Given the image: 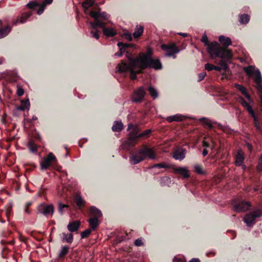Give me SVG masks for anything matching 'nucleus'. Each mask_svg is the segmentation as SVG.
<instances>
[{
  "instance_id": "nucleus-19",
  "label": "nucleus",
  "mask_w": 262,
  "mask_h": 262,
  "mask_svg": "<svg viewBox=\"0 0 262 262\" xmlns=\"http://www.w3.org/2000/svg\"><path fill=\"white\" fill-rule=\"evenodd\" d=\"M81 225V222L78 220H76L73 222H69L67 226L68 230L71 232H76L78 230Z\"/></svg>"
},
{
  "instance_id": "nucleus-30",
  "label": "nucleus",
  "mask_w": 262,
  "mask_h": 262,
  "mask_svg": "<svg viewBox=\"0 0 262 262\" xmlns=\"http://www.w3.org/2000/svg\"><path fill=\"white\" fill-rule=\"evenodd\" d=\"M144 30V27L142 26L139 27L137 26L134 32L133 33V36L135 38H139L142 34Z\"/></svg>"
},
{
  "instance_id": "nucleus-25",
  "label": "nucleus",
  "mask_w": 262,
  "mask_h": 262,
  "mask_svg": "<svg viewBox=\"0 0 262 262\" xmlns=\"http://www.w3.org/2000/svg\"><path fill=\"white\" fill-rule=\"evenodd\" d=\"M235 87L237 90L241 92V93L244 95V96L247 98L248 100L250 99V96L248 93L247 89L243 86L242 85L239 84H235Z\"/></svg>"
},
{
  "instance_id": "nucleus-50",
  "label": "nucleus",
  "mask_w": 262,
  "mask_h": 262,
  "mask_svg": "<svg viewBox=\"0 0 262 262\" xmlns=\"http://www.w3.org/2000/svg\"><path fill=\"white\" fill-rule=\"evenodd\" d=\"M206 76V73L205 72H202L198 75L199 79L198 81L200 82L202 81L205 77Z\"/></svg>"
},
{
  "instance_id": "nucleus-17",
  "label": "nucleus",
  "mask_w": 262,
  "mask_h": 262,
  "mask_svg": "<svg viewBox=\"0 0 262 262\" xmlns=\"http://www.w3.org/2000/svg\"><path fill=\"white\" fill-rule=\"evenodd\" d=\"M187 150L183 148H178L173 152V158L177 160L181 161L185 158Z\"/></svg>"
},
{
  "instance_id": "nucleus-5",
  "label": "nucleus",
  "mask_w": 262,
  "mask_h": 262,
  "mask_svg": "<svg viewBox=\"0 0 262 262\" xmlns=\"http://www.w3.org/2000/svg\"><path fill=\"white\" fill-rule=\"evenodd\" d=\"M244 71L249 77H253L262 106V77L259 69H255L254 66H248L244 68Z\"/></svg>"
},
{
  "instance_id": "nucleus-34",
  "label": "nucleus",
  "mask_w": 262,
  "mask_h": 262,
  "mask_svg": "<svg viewBox=\"0 0 262 262\" xmlns=\"http://www.w3.org/2000/svg\"><path fill=\"white\" fill-rule=\"evenodd\" d=\"M232 55L231 56V57H230L229 58H222V60L220 62V67L222 68V69H223L225 71V72L229 71V68L227 65V62L225 61H224L223 59H230V58H232ZM220 58H221V57H220Z\"/></svg>"
},
{
  "instance_id": "nucleus-47",
  "label": "nucleus",
  "mask_w": 262,
  "mask_h": 262,
  "mask_svg": "<svg viewBox=\"0 0 262 262\" xmlns=\"http://www.w3.org/2000/svg\"><path fill=\"white\" fill-rule=\"evenodd\" d=\"M12 207V205L11 204H8L6 210L5 211V214L6 216H7V217H8V216L10 215L11 210Z\"/></svg>"
},
{
  "instance_id": "nucleus-1",
  "label": "nucleus",
  "mask_w": 262,
  "mask_h": 262,
  "mask_svg": "<svg viewBox=\"0 0 262 262\" xmlns=\"http://www.w3.org/2000/svg\"><path fill=\"white\" fill-rule=\"evenodd\" d=\"M152 50L148 48L145 53H141L137 58H134L132 55L127 56L128 61L122 60L117 66L118 71L120 73H124L130 70L131 68H137V66L141 64L149 59L152 58Z\"/></svg>"
},
{
  "instance_id": "nucleus-56",
  "label": "nucleus",
  "mask_w": 262,
  "mask_h": 262,
  "mask_svg": "<svg viewBox=\"0 0 262 262\" xmlns=\"http://www.w3.org/2000/svg\"><path fill=\"white\" fill-rule=\"evenodd\" d=\"M246 145H247V148H248V150H249L250 152H251V151H252V149H253V147H252V145H251V144H250L249 143H247L246 144Z\"/></svg>"
},
{
  "instance_id": "nucleus-2",
  "label": "nucleus",
  "mask_w": 262,
  "mask_h": 262,
  "mask_svg": "<svg viewBox=\"0 0 262 262\" xmlns=\"http://www.w3.org/2000/svg\"><path fill=\"white\" fill-rule=\"evenodd\" d=\"M201 41L207 46V51L212 58L221 57L222 58H229L232 56L230 50H226L222 48L219 43L213 41L209 43L206 35L203 36Z\"/></svg>"
},
{
  "instance_id": "nucleus-20",
  "label": "nucleus",
  "mask_w": 262,
  "mask_h": 262,
  "mask_svg": "<svg viewBox=\"0 0 262 262\" xmlns=\"http://www.w3.org/2000/svg\"><path fill=\"white\" fill-rule=\"evenodd\" d=\"M74 201L79 209H81L84 207L85 201L82 198L81 196L76 194L74 198Z\"/></svg>"
},
{
  "instance_id": "nucleus-21",
  "label": "nucleus",
  "mask_w": 262,
  "mask_h": 262,
  "mask_svg": "<svg viewBox=\"0 0 262 262\" xmlns=\"http://www.w3.org/2000/svg\"><path fill=\"white\" fill-rule=\"evenodd\" d=\"M219 40L220 43L224 47V48H222L226 50H229L228 49H227V48L229 45H231V39L228 37H225L222 35L219 37Z\"/></svg>"
},
{
  "instance_id": "nucleus-41",
  "label": "nucleus",
  "mask_w": 262,
  "mask_h": 262,
  "mask_svg": "<svg viewBox=\"0 0 262 262\" xmlns=\"http://www.w3.org/2000/svg\"><path fill=\"white\" fill-rule=\"evenodd\" d=\"M28 147L33 153H35L37 151V146L32 141L29 143Z\"/></svg>"
},
{
  "instance_id": "nucleus-33",
  "label": "nucleus",
  "mask_w": 262,
  "mask_h": 262,
  "mask_svg": "<svg viewBox=\"0 0 262 262\" xmlns=\"http://www.w3.org/2000/svg\"><path fill=\"white\" fill-rule=\"evenodd\" d=\"M69 247L68 246H62L60 252L58 254L59 258H63L68 253Z\"/></svg>"
},
{
  "instance_id": "nucleus-15",
  "label": "nucleus",
  "mask_w": 262,
  "mask_h": 262,
  "mask_svg": "<svg viewBox=\"0 0 262 262\" xmlns=\"http://www.w3.org/2000/svg\"><path fill=\"white\" fill-rule=\"evenodd\" d=\"M38 212L43 214L44 215H52L54 212L53 206L51 205L40 204L37 207Z\"/></svg>"
},
{
  "instance_id": "nucleus-62",
  "label": "nucleus",
  "mask_w": 262,
  "mask_h": 262,
  "mask_svg": "<svg viewBox=\"0 0 262 262\" xmlns=\"http://www.w3.org/2000/svg\"><path fill=\"white\" fill-rule=\"evenodd\" d=\"M189 262H200L199 258H192Z\"/></svg>"
},
{
  "instance_id": "nucleus-13",
  "label": "nucleus",
  "mask_w": 262,
  "mask_h": 262,
  "mask_svg": "<svg viewBox=\"0 0 262 262\" xmlns=\"http://www.w3.org/2000/svg\"><path fill=\"white\" fill-rule=\"evenodd\" d=\"M145 95V91L142 87H139L135 90L132 95V99L134 102L140 103L143 101Z\"/></svg>"
},
{
  "instance_id": "nucleus-23",
  "label": "nucleus",
  "mask_w": 262,
  "mask_h": 262,
  "mask_svg": "<svg viewBox=\"0 0 262 262\" xmlns=\"http://www.w3.org/2000/svg\"><path fill=\"white\" fill-rule=\"evenodd\" d=\"M60 237L62 242H66L68 243L71 244L73 241V234L71 233L63 232L60 234Z\"/></svg>"
},
{
  "instance_id": "nucleus-49",
  "label": "nucleus",
  "mask_w": 262,
  "mask_h": 262,
  "mask_svg": "<svg viewBox=\"0 0 262 262\" xmlns=\"http://www.w3.org/2000/svg\"><path fill=\"white\" fill-rule=\"evenodd\" d=\"M214 65L210 63H207L205 65V69L208 71H210L213 70Z\"/></svg>"
},
{
  "instance_id": "nucleus-39",
  "label": "nucleus",
  "mask_w": 262,
  "mask_h": 262,
  "mask_svg": "<svg viewBox=\"0 0 262 262\" xmlns=\"http://www.w3.org/2000/svg\"><path fill=\"white\" fill-rule=\"evenodd\" d=\"M240 18V23L242 24H247L250 20V17L248 14H242L239 16Z\"/></svg>"
},
{
  "instance_id": "nucleus-24",
  "label": "nucleus",
  "mask_w": 262,
  "mask_h": 262,
  "mask_svg": "<svg viewBox=\"0 0 262 262\" xmlns=\"http://www.w3.org/2000/svg\"><path fill=\"white\" fill-rule=\"evenodd\" d=\"M30 107V101L29 99H26L25 100H20V105L19 106L17 105V111H25V110H29Z\"/></svg>"
},
{
  "instance_id": "nucleus-28",
  "label": "nucleus",
  "mask_w": 262,
  "mask_h": 262,
  "mask_svg": "<svg viewBox=\"0 0 262 262\" xmlns=\"http://www.w3.org/2000/svg\"><path fill=\"white\" fill-rule=\"evenodd\" d=\"M123 127V125L121 122L116 121L114 122L112 129L114 132H119L122 130Z\"/></svg>"
},
{
  "instance_id": "nucleus-35",
  "label": "nucleus",
  "mask_w": 262,
  "mask_h": 262,
  "mask_svg": "<svg viewBox=\"0 0 262 262\" xmlns=\"http://www.w3.org/2000/svg\"><path fill=\"white\" fill-rule=\"evenodd\" d=\"M200 121L202 122L203 124L207 125L210 130L213 128V126L207 118L202 117L200 119Z\"/></svg>"
},
{
  "instance_id": "nucleus-37",
  "label": "nucleus",
  "mask_w": 262,
  "mask_h": 262,
  "mask_svg": "<svg viewBox=\"0 0 262 262\" xmlns=\"http://www.w3.org/2000/svg\"><path fill=\"white\" fill-rule=\"evenodd\" d=\"M148 91L149 92L150 96L153 98V99H156L158 97V94L156 90L151 86H150L147 89Z\"/></svg>"
},
{
  "instance_id": "nucleus-6",
  "label": "nucleus",
  "mask_w": 262,
  "mask_h": 262,
  "mask_svg": "<svg viewBox=\"0 0 262 262\" xmlns=\"http://www.w3.org/2000/svg\"><path fill=\"white\" fill-rule=\"evenodd\" d=\"M89 15L94 19V21L90 22L91 26V32L92 37L98 39L99 38V33L100 31L98 30V28H99L98 25H94L97 20H99V18L102 19L103 20H108L110 15L105 12H100L98 11H90L89 13Z\"/></svg>"
},
{
  "instance_id": "nucleus-59",
  "label": "nucleus",
  "mask_w": 262,
  "mask_h": 262,
  "mask_svg": "<svg viewBox=\"0 0 262 262\" xmlns=\"http://www.w3.org/2000/svg\"><path fill=\"white\" fill-rule=\"evenodd\" d=\"M213 70L217 71H221L222 69V68L220 66H216L214 65Z\"/></svg>"
},
{
  "instance_id": "nucleus-26",
  "label": "nucleus",
  "mask_w": 262,
  "mask_h": 262,
  "mask_svg": "<svg viewBox=\"0 0 262 262\" xmlns=\"http://www.w3.org/2000/svg\"><path fill=\"white\" fill-rule=\"evenodd\" d=\"M90 226L93 230H95L99 225V221L97 217H91L88 220Z\"/></svg>"
},
{
  "instance_id": "nucleus-38",
  "label": "nucleus",
  "mask_w": 262,
  "mask_h": 262,
  "mask_svg": "<svg viewBox=\"0 0 262 262\" xmlns=\"http://www.w3.org/2000/svg\"><path fill=\"white\" fill-rule=\"evenodd\" d=\"M31 12H26V13H23L21 15V17L20 20H19L20 23L21 24L24 23L26 21V20L31 16ZM18 21H19V19H18V17H17V23H18Z\"/></svg>"
},
{
  "instance_id": "nucleus-57",
  "label": "nucleus",
  "mask_w": 262,
  "mask_h": 262,
  "mask_svg": "<svg viewBox=\"0 0 262 262\" xmlns=\"http://www.w3.org/2000/svg\"><path fill=\"white\" fill-rule=\"evenodd\" d=\"M173 262H186V261L181 258H174L173 259Z\"/></svg>"
},
{
  "instance_id": "nucleus-22",
  "label": "nucleus",
  "mask_w": 262,
  "mask_h": 262,
  "mask_svg": "<svg viewBox=\"0 0 262 262\" xmlns=\"http://www.w3.org/2000/svg\"><path fill=\"white\" fill-rule=\"evenodd\" d=\"M89 213L90 215L93 216V217H97V219L100 218L102 215L101 211L95 206L90 207Z\"/></svg>"
},
{
  "instance_id": "nucleus-3",
  "label": "nucleus",
  "mask_w": 262,
  "mask_h": 262,
  "mask_svg": "<svg viewBox=\"0 0 262 262\" xmlns=\"http://www.w3.org/2000/svg\"><path fill=\"white\" fill-rule=\"evenodd\" d=\"M147 158L155 159L156 154L152 148H150L147 145L143 144L135 153L132 154L129 156V161L132 164L136 165L144 161Z\"/></svg>"
},
{
  "instance_id": "nucleus-61",
  "label": "nucleus",
  "mask_w": 262,
  "mask_h": 262,
  "mask_svg": "<svg viewBox=\"0 0 262 262\" xmlns=\"http://www.w3.org/2000/svg\"><path fill=\"white\" fill-rule=\"evenodd\" d=\"M125 36H126V38L127 39H128L129 40H132V37L131 35L129 34V33L126 34Z\"/></svg>"
},
{
  "instance_id": "nucleus-63",
  "label": "nucleus",
  "mask_w": 262,
  "mask_h": 262,
  "mask_svg": "<svg viewBox=\"0 0 262 262\" xmlns=\"http://www.w3.org/2000/svg\"><path fill=\"white\" fill-rule=\"evenodd\" d=\"M178 34L183 36V37H186L188 36V34L185 33H179Z\"/></svg>"
},
{
  "instance_id": "nucleus-45",
  "label": "nucleus",
  "mask_w": 262,
  "mask_h": 262,
  "mask_svg": "<svg viewBox=\"0 0 262 262\" xmlns=\"http://www.w3.org/2000/svg\"><path fill=\"white\" fill-rule=\"evenodd\" d=\"M91 229H86L83 232L81 233V238H85L88 237L91 234Z\"/></svg>"
},
{
  "instance_id": "nucleus-46",
  "label": "nucleus",
  "mask_w": 262,
  "mask_h": 262,
  "mask_svg": "<svg viewBox=\"0 0 262 262\" xmlns=\"http://www.w3.org/2000/svg\"><path fill=\"white\" fill-rule=\"evenodd\" d=\"M153 167L158 168H169V166L165 163H158V164H156L154 165Z\"/></svg>"
},
{
  "instance_id": "nucleus-48",
  "label": "nucleus",
  "mask_w": 262,
  "mask_h": 262,
  "mask_svg": "<svg viewBox=\"0 0 262 262\" xmlns=\"http://www.w3.org/2000/svg\"><path fill=\"white\" fill-rule=\"evenodd\" d=\"M241 103L242 105L246 108L247 110L249 107H251V106L249 105V104L243 98L241 97Z\"/></svg>"
},
{
  "instance_id": "nucleus-4",
  "label": "nucleus",
  "mask_w": 262,
  "mask_h": 262,
  "mask_svg": "<svg viewBox=\"0 0 262 262\" xmlns=\"http://www.w3.org/2000/svg\"><path fill=\"white\" fill-rule=\"evenodd\" d=\"M162 64L160 59L154 58L143 62L137 66V68H131L128 71L130 72V77L132 80L137 78V74H142L143 71L147 69H153L155 70H161Z\"/></svg>"
},
{
  "instance_id": "nucleus-29",
  "label": "nucleus",
  "mask_w": 262,
  "mask_h": 262,
  "mask_svg": "<svg viewBox=\"0 0 262 262\" xmlns=\"http://www.w3.org/2000/svg\"><path fill=\"white\" fill-rule=\"evenodd\" d=\"M166 120L169 122L173 121H181L183 120V116L179 114H177L173 116H170L166 118Z\"/></svg>"
},
{
  "instance_id": "nucleus-55",
  "label": "nucleus",
  "mask_w": 262,
  "mask_h": 262,
  "mask_svg": "<svg viewBox=\"0 0 262 262\" xmlns=\"http://www.w3.org/2000/svg\"><path fill=\"white\" fill-rule=\"evenodd\" d=\"M135 127H138V126H135L132 123H130L128 125V127H127V130H130L131 129H133V130H134V128Z\"/></svg>"
},
{
  "instance_id": "nucleus-53",
  "label": "nucleus",
  "mask_w": 262,
  "mask_h": 262,
  "mask_svg": "<svg viewBox=\"0 0 262 262\" xmlns=\"http://www.w3.org/2000/svg\"><path fill=\"white\" fill-rule=\"evenodd\" d=\"M24 94V90L17 86V96H21Z\"/></svg>"
},
{
  "instance_id": "nucleus-42",
  "label": "nucleus",
  "mask_w": 262,
  "mask_h": 262,
  "mask_svg": "<svg viewBox=\"0 0 262 262\" xmlns=\"http://www.w3.org/2000/svg\"><path fill=\"white\" fill-rule=\"evenodd\" d=\"M51 164V163L49 161V160L45 159L41 163V168L42 169H46L49 168Z\"/></svg>"
},
{
  "instance_id": "nucleus-44",
  "label": "nucleus",
  "mask_w": 262,
  "mask_h": 262,
  "mask_svg": "<svg viewBox=\"0 0 262 262\" xmlns=\"http://www.w3.org/2000/svg\"><path fill=\"white\" fill-rule=\"evenodd\" d=\"M47 160H49V161L51 163V162H55L57 160L56 158V157L54 156V155L50 152L48 154L47 158L46 159Z\"/></svg>"
},
{
  "instance_id": "nucleus-58",
  "label": "nucleus",
  "mask_w": 262,
  "mask_h": 262,
  "mask_svg": "<svg viewBox=\"0 0 262 262\" xmlns=\"http://www.w3.org/2000/svg\"><path fill=\"white\" fill-rule=\"evenodd\" d=\"M203 146L205 147L208 148V147H210V144L208 142L203 141Z\"/></svg>"
},
{
  "instance_id": "nucleus-32",
  "label": "nucleus",
  "mask_w": 262,
  "mask_h": 262,
  "mask_svg": "<svg viewBox=\"0 0 262 262\" xmlns=\"http://www.w3.org/2000/svg\"><path fill=\"white\" fill-rule=\"evenodd\" d=\"M11 30V27L9 26H7L4 28L0 29V38H3L7 36Z\"/></svg>"
},
{
  "instance_id": "nucleus-11",
  "label": "nucleus",
  "mask_w": 262,
  "mask_h": 262,
  "mask_svg": "<svg viewBox=\"0 0 262 262\" xmlns=\"http://www.w3.org/2000/svg\"><path fill=\"white\" fill-rule=\"evenodd\" d=\"M139 130L138 127H135L134 130L129 133V136L125 142L128 147H133L135 146L140 138L139 137Z\"/></svg>"
},
{
  "instance_id": "nucleus-9",
  "label": "nucleus",
  "mask_w": 262,
  "mask_h": 262,
  "mask_svg": "<svg viewBox=\"0 0 262 262\" xmlns=\"http://www.w3.org/2000/svg\"><path fill=\"white\" fill-rule=\"evenodd\" d=\"M106 20H103L102 19L99 18V20H97L96 23L94 25H98L99 28H102L104 35L106 37H114L117 34V31L113 28L106 27V23L105 21Z\"/></svg>"
},
{
  "instance_id": "nucleus-7",
  "label": "nucleus",
  "mask_w": 262,
  "mask_h": 262,
  "mask_svg": "<svg viewBox=\"0 0 262 262\" xmlns=\"http://www.w3.org/2000/svg\"><path fill=\"white\" fill-rule=\"evenodd\" d=\"M262 216V210L260 209H256L245 215L244 217V222L246 223L249 227H252L255 223L257 218Z\"/></svg>"
},
{
  "instance_id": "nucleus-14",
  "label": "nucleus",
  "mask_w": 262,
  "mask_h": 262,
  "mask_svg": "<svg viewBox=\"0 0 262 262\" xmlns=\"http://www.w3.org/2000/svg\"><path fill=\"white\" fill-rule=\"evenodd\" d=\"M172 170L174 174L180 175L183 179L190 178V172L187 167H173Z\"/></svg>"
},
{
  "instance_id": "nucleus-18",
  "label": "nucleus",
  "mask_w": 262,
  "mask_h": 262,
  "mask_svg": "<svg viewBox=\"0 0 262 262\" xmlns=\"http://www.w3.org/2000/svg\"><path fill=\"white\" fill-rule=\"evenodd\" d=\"M234 163L236 166H240L241 165H242V164L245 159L244 152L241 149L237 150L234 157Z\"/></svg>"
},
{
  "instance_id": "nucleus-64",
  "label": "nucleus",
  "mask_w": 262,
  "mask_h": 262,
  "mask_svg": "<svg viewBox=\"0 0 262 262\" xmlns=\"http://www.w3.org/2000/svg\"><path fill=\"white\" fill-rule=\"evenodd\" d=\"M25 213H27V214H30V211L29 210V207H25Z\"/></svg>"
},
{
  "instance_id": "nucleus-40",
  "label": "nucleus",
  "mask_w": 262,
  "mask_h": 262,
  "mask_svg": "<svg viewBox=\"0 0 262 262\" xmlns=\"http://www.w3.org/2000/svg\"><path fill=\"white\" fill-rule=\"evenodd\" d=\"M152 132V130L151 129H147V130L143 132L142 133L139 134V137H140V138H148Z\"/></svg>"
},
{
  "instance_id": "nucleus-51",
  "label": "nucleus",
  "mask_w": 262,
  "mask_h": 262,
  "mask_svg": "<svg viewBox=\"0 0 262 262\" xmlns=\"http://www.w3.org/2000/svg\"><path fill=\"white\" fill-rule=\"evenodd\" d=\"M247 111L248 112L249 114L250 115L251 117H252V118H254V117L256 116V115L255 113V112L254 111V110L252 109V108L251 107H249L248 109L247 110Z\"/></svg>"
},
{
  "instance_id": "nucleus-36",
  "label": "nucleus",
  "mask_w": 262,
  "mask_h": 262,
  "mask_svg": "<svg viewBox=\"0 0 262 262\" xmlns=\"http://www.w3.org/2000/svg\"><path fill=\"white\" fill-rule=\"evenodd\" d=\"M94 4V2L93 0H85L82 3V6L83 8L85 9V13H87L86 11H88V8L91 6H92Z\"/></svg>"
},
{
  "instance_id": "nucleus-52",
  "label": "nucleus",
  "mask_w": 262,
  "mask_h": 262,
  "mask_svg": "<svg viewBox=\"0 0 262 262\" xmlns=\"http://www.w3.org/2000/svg\"><path fill=\"white\" fill-rule=\"evenodd\" d=\"M134 243L136 246H141L143 245V243L142 242V239L140 238H138L135 240Z\"/></svg>"
},
{
  "instance_id": "nucleus-12",
  "label": "nucleus",
  "mask_w": 262,
  "mask_h": 262,
  "mask_svg": "<svg viewBox=\"0 0 262 262\" xmlns=\"http://www.w3.org/2000/svg\"><path fill=\"white\" fill-rule=\"evenodd\" d=\"M161 49L166 52L165 55L168 57L173 56L175 58L174 54L179 52L180 50L174 43L171 45L162 44Z\"/></svg>"
},
{
  "instance_id": "nucleus-54",
  "label": "nucleus",
  "mask_w": 262,
  "mask_h": 262,
  "mask_svg": "<svg viewBox=\"0 0 262 262\" xmlns=\"http://www.w3.org/2000/svg\"><path fill=\"white\" fill-rule=\"evenodd\" d=\"M256 170L259 172L262 171V163H261L258 162V164L256 166Z\"/></svg>"
},
{
  "instance_id": "nucleus-60",
  "label": "nucleus",
  "mask_w": 262,
  "mask_h": 262,
  "mask_svg": "<svg viewBox=\"0 0 262 262\" xmlns=\"http://www.w3.org/2000/svg\"><path fill=\"white\" fill-rule=\"evenodd\" d=\"M208 153V150H207L206 149H203V152H202V155H203V157H205L206 156H207Z\"/></svg>"
},
{
  "instance_id": "nucleus-27",
  "label": "nucleus",
  "mask_w": 262,
  "mask_h": 262,
  "mask_svg": "<svg viewBox=\"0 0 262 262\" xmlns=\"http://www.w3.org/2000/svg\"><path fill=\"white\" fill-rule=\"evenodd\" d=\"M194 171L199 174L204 175L206 173V171L204 169L202 165L200 164H195L193 166Z\"/></svg>"
},
{
  "instance_id": "nucleus-31",
  "label": "nucleus",
  "mask_w": 262,
  "mask_h": 262,
  "mask_svg": "<svg viewBox=\"0 0 262 262\" xmlns=\"http://www.w3.org/2000/svg\"><path fill=\"white\" fill-rule=\"evenodd\" d=\"M70 208L68 205L62 204L61 202H59L58 206V210L61 215L64 213L66 211Z\"/></svg>"
},
{
  "instance_id": "nucleus-43",
  "label": "nucleus",
  "mask_w": 262,
  "mask_h": 262,
  "mask_svg": "<svg viewBox=\"0 0 262 262\" xmlns=\"http://www.w3.org/2000/svg\"><path fill=\"white\" fill-rule=\"evenodd\" d=\"M253 122H254L253 124H254V126L256 128V129L257 131H259L260 129V124H259L258 118L256 116L254 117V118H253Z\"/></svg>"
},
{
  "instance_id": "nucleus-16",
  "label": "nucleus",
  "mask_w": 262,
  "mask_h": 262,
  "mask_svg": "<svg viewBox=\"0 0 262 262\" xmlns=\"http://www.w3.org/2000/svg\"><path fill=\"white\" fill-rule=\"evenodd\" d=\"M119 48V51L116 52L115 55L119 57H121L123 55L124 52L126 51L129 48H134L135 45L131 43H124L122 42H119L117 44Z\"/></svg>"
},
{
  "instance_id": "nucleus-10",
  "label": "nucleus",
  "mask_w": 262,
  "mask_h": 262,
  "mask_svg": "<svg viewBox=\"0 0 262 262\" xmlns=\"http://www.w3.org/2000/svg\"><path fill=\"white\" fill-rule=\"evenodd\" d=\"M53 0H45L42 4H39L37 2H31L27 4V6L29 8L37 11V13L38 15L41 14L47 5L51 4Z\"/></svg>"
},
{
  "instance_id": "nucleus-8",
  "label": "nucleus",
  "mask_w": 262,
  "mask_h": 262,
  "mask_svg": "<svg viewBox=\"0 0 262 262\" xmlns=\"http://www.w3.org/2000/svg\"><path fill=\"white\" fill-rule=\"evenodd\" d=\"M231 204L236 212L246 211L251 206L250 202L238 199L232 200Z\"/></svg>"
}]
</instances>
